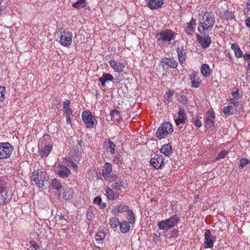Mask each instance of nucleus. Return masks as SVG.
I'll list each match as a JSON object with an SVG mask.
<instances>
[{
  "instance_id": "obj_11",
  "label": "nucleus",
  "mask_w": 250,
  "mask_h": 250,
  "mask_svg": "<svg viewBox=\"0 0 250 250\" xmlns=\"http://www.w3.org/2000/svg\"><path fill=\"white\" fill-rule=\"evenodd\" d=\"M204 247L205 249L211 248L214 246V243L216 240L215 236H213L209 229L206 230L205 233Z\"/></svg>"
},
{
  "instance_id": "obj_1",
  "label": "nucleus",
  "mask_w": 250,
  "mask_h": 250,
  "mask_svg": "<svg viewBox=\"0 0 250 250\" xmlns=\"http://www.w3.org/2000/svg\"><path fill=\"white\" fill-rule=\"evenodd\" d=\"M215 23L213 14L210 12H206L202 16L198 24V30L201 33H205L211 30Z\"/></svg>"
},
{
  "instance_id": "obj_8",
  "label": "nucleus",
  "mask_w": 250,
  "mask_h": 250,
  "mask_svg": "<svg viewBox=\"0 0 250 250\" xmlns=\"http://www.w3.org/2000/svg\"><path fill=\"white\" fill-rule=\"evenodd\" d=\"M166 161L163 156L161 155H155L150 161V165L155 169H162L166 164Z\"/></svg>"
},
{
  "instance_id": "obj_4",
  "label": "nucleus",
  "mask_w": 250,
  "mask_h": 250,
  "mask_svg": "<svg viewBox=\"0 0 250 250\" xmlns=\"http://www.w3.org/2000/svg\"><path fill=\"white\" fill-rule=\"evenodd\" d=\"M173 132V128L172 125L168 122L162 123L158 127L156 133V137L161 140L166 138L169 134Z\"/></svg>"
},
{
  "instance_id": "obj_33",
  "label": "nucleus",
  "mask_w": 250,
  "mask_h": 250,
  "mask_svg": "<svg viewBox=\"0 0 250 250\" xmlns=\"http://www.w3.org/2000/svg\"><path fill=\"white\" fill-rule=\"evenodd\" d=\"M128 222L127 221H123L122 222L120 223L119 226L121 231L123 233H125L127 232L129 229H130V225Z\"/></svg>"
},
{
  "instance_id": "obj_6",
  "label": "nucleus",
  "mask_w": 250,
  "mask_h": 250,
  "mask_svg": "<svg viewBox=\"0 0 250 250\" xmlns=\"http://www.w3.org/2000/svg\"><path fill=\"white\" fill-rule=\"evenodd\" d=\"M83 121L85 124L87 128H91L95 127L97 124V121L95 117L92 115L89 111H85L82 114Z\"/></svg>"
},
{
  "instance_id": "obj_38",
  "label": "nucleus",
  "mask_w": 250,
  "mask_h": 250,
  "mask_svg": "<svg viewBox=\"0 0 250 250\" xmlns=\"http://www.w3.org/2000/svg\"><path fill=\"white\" fill-rule=\"evenodd\" d=\"M93 203L98 205L101 208H104L106 206V203L102 202V198L100 196L96 197L93 200Z\"/></svg>"
},
{
  "instance_id": "obj_24",
  "label": "nucleus",
  "mask_w": 250,
  "mask_h": 250,
  "mask_svg": "<svg viewBox=\"0 0 250 250\" xmlns=\"http://www.w3.org/2000/svg\"><path fill=\"white\" fill-rule=\"evenodd\" d=\"M160 150L161 153L168 157L170 156L172 153L171 146L169 143L164 145Z\"/></svg>"
},
{
  "instance_id": "obj_12",
  "label": "nucleus",
  "mask_w": 250,
  "mask_h": 250,
  "mask_svg": "<svg viewBox=\"0 0 250 250\" xmlns=\"http://www.w3.org/2000/svg\"><path fill=\"white\" fill-rule=\"evenodd\" d=\"M215 113L212 109H208L206 113V118H205V125L206 127L210 128L214 126L215 123Z\"/></svg>"
},
{
  "instance_id": "obj_7",
  "label": "nucleus",
  "mask_w": 250,
  "mask_h": 250,
  "mask_svg": "<svg viewBox=\"0 0 250 250\" xmlns=\"http://www.w3.org/2000/svg\"><path fill=\"white\" fill-rule=\"evenodd\" d=\"M13 147L8 143H0V160L9 158L13 152Z\"/></svg>"
},
{
  "instance_id": "obj_46",
  "label": "nucleus",
  "mask_w": 250,
  "mask_h": 250,
  "mask_svg": "<svg viewBox=\"0 0 250 250\" xmlns=\"http://www.w3.org/2000/svg\"><path fill=\"white\" fill-rule=\"evenodd\" d=\"M249 160L246 158L241 159L240 161V165L239 166V168L240 169H242L246 165H247L249 163Z\"/></svg>"
},
{
  "instance_id": "obj_2",
  "label": "nucleus",
  "mask_w": 250,
  "mask_h": 250,
  "mask_svg": "<svg viewBox=\"0 0 250 250\" xmlns=\"http://www.w3.org/2000/svg\"><path fill=\"white\" fill-rule=\"evenodd\" d=\"M179 221L180 218L175 214L170 218L159 221L157 225L160 230L166 231L177 226Z\"/></svg>"
},
{
  "instance_id": "obj_5",
  "label": "nucleus",
  "mask_w": 250,
  "mask_h": 250,
  "mask_svg": "<svg viewBox=\"0 0 250 250\" xmlns=\"http://www.w3.org/2000/svg\"><path fill=\"white\" fill-rule=\"evenodd\" d=\"M47 173L43 168L35 170L32 174V179L35 182L37 186L39 188H42L44 185V182L47 180Z\"/></svg>"
},
{
  "instance_id": "obj_43",
  "label": "nucleus",
  "mask_w": 250,
  "mask_h": 250,
  "mask_svg": "<svg viewBox=\"0 0 250 250\" xmlns=\"http://www.w3.org/2000/svg\"><path fill=\"white\" fill-rule=\"evenodd\" d=\"M108 176L109 177V179H104V180L110 183L113 182L116 180L117 177V175L113 173L112 171L111 172H109Z\"/></svg>"
},
{
  "instance_id": "obj_14",
  "label": "nucleus",
  "mask_w": 250,
  "mask_h": 250,
  "mask_svg": "<svg viewBox=\"0 0 250 250\" xmlns=\"http://www.w3.org/2000/svg\"><path fill=\"white\" fill-rule=\"evenodd\" d=\"M197 40L202 48L208 47L211 43V39L208 35L200 36L197 34Z\"/></svg>"
},
{
  "instance_id": "obj_32",
  "label": "nucleus",
  "mask_w": 250,
  "mask_h": 250,
  "mask_svg": "<svg viewBox=\"0 0 250 250\" xmlns=\"http://www.w3.org/2000/svg\"><path fill=\"white\" fill-rule=\"evenodd\" d=\"M196 25V20L195 19L192 18L190 22L188 23V29L186 30L187 33L191 34V33L190 32L194 29Z\"/></svg>"
},
{
  "instance_id": "obj_31",
  "label": "nucleus",
  "mask_w": 250,
  "mask_h": 250,
  "mask_svg": "<svg viewBox=\"0 0 250 250\" xmlns=\"http://www.w3.org/2000/svg\"><path fill=\"white\" fill-rule=\"evenodd\" d=\"M111 119L114 122L119 123L122 120L119 111L117 110H113L111 113Z\"/></svg>"
},
{
  "instance_id": "obj_22",
  "label": "nucleus",
  "mask_w": 250,
  "mask_h": 250,
  "mask_svg": "<svg viewBox=\"0 0 250 250\" xmlns=\"http://www.w3.org/2000/svg\"><path fill=\"white\" fill-rule=\"evenodd\" d=\"M189 77L192 87L198 88L200 86L201 81L196 72H193Z\"/></svg>"
},
{
  "instance_id": "obj_27",
  "label": "nucleus",
  "mask_w": 250,
  "mask_h": 250,
  "mask_svg": "<svg viewBox=\"0 0 250 250\" xmlns=\"http://www.w3.org/2000/svg\"><path fill=\"white\" fill-rule=\"evenodd\" d=\"M114 80V77L110 74H104L102 77L99 79V82L101 83L103 86H105V83L107 81H112Z\"/></svg>"
},
{
  "instance_id": "obj_42",
  "label": "nucleus",
  "mask_w": 250,
  "mask_h": 250,
  "mask_svg": "<svg viewBox=\"0 0 250 250\" xmlns=\"http://www.w3.org/2000/svg\"><path fill=\"white\" fill-rule=\"evenodd\" d=\"M119 219L115 217H112L110 220V225L111 227L115 228L120 225Z\"/></svg>"
},
{
  "instance_id": "obj_16",
  "label": "nucleus",
  "mask_w": 250,
  "mask_h": 250,
  "mask_svg": "<svg viewBox=\"0 0 250 250\" xmlns=\"http://www.w3.org/2000/svg\"><path fill=\"white\" fill-rule=\"evenodd\" d=\"M163 66L164 68L167 69L169 67L176 68L178 62L173 58H165L162 60Z\"/></svg>"
},
{
  "instance_id": "obj_55",
  "label": "nucleus",
  "mask_w": 250,
  "mask_h": 250,
  "mask_svg": "<svg viewBox=\"0 0 250 250\" xmlns=\"http://www.w3.org/2000/svg\"><path fill=\"white\" fill-rule=\"evenodd\" d=\"M3 189V185L2 183L0 181V192H1Z\"/></svg>"
},
{
  "instance_id": "obj_23",
  "label": "nucleus",
  "mask_w": 250,
  "mask_h": 250,
  "mask_svg": "<svg viewBox=\"0 0 250 250\" xmlns=\"http://www.w3.org/2000/svg\"><path fill=\"white\" fill-rule=\"evenodd\" d=\"M112 170V165L110 164L106 163L104 164L102 169L103 175L104 179H109V172H111Z\"/></svg>"
},
{
  "instance_id": "obj_26",
  "label": "nucleus",
  "mask_w": 250,
  "mask_h": 250,
  "mask_svg": "<svg viewBox=\"0 0 250 250\" xmlns=\"http://www.w3.org/2000/svg\"><path fill=\"white\" fill-rule=\"evenodd\" d=\"M70 101L69 100H66L63 103V111L65 116H68L72 114L73 111L70 107Z\"/></svg>"
},
{
  "instance_id": "obj_58",
  "label": "nucleus",
  "mask_w": 250,
  "mask_h": 250,
  "mask_svg": "<svg viewBox=\"0 0 250 250\" xmlns=\"http://www.w3.org/2000/svg\"><path fill=\"white\" fill-rule=\"evenodd\" d=\"M167 95H168V98H172V93H171L170 92H169L168 93H167Z\"/></svg>"
},
{
  "instance_id": "obj_35",
  "label": "nucleus",
  "mask_w": 250,
  "mask_h": 250,
  "mask_svg": "<svg viewBox=\"0 0 250 250\" xmlns=\"http://www.w3.org/2000/svg\"><path fill=\"white\" fill-rule=\"evenodd\" d=\"M73 189L70 188H67L63 192V197L65 200H70L72 198L73 196Z\"/></svg>"
},
{
  "instance_id": "obj_29",
  "label": "nucleus",
  "mask_w": 250,
  "mask_h": 250,
  "mask_svg": "<svg viewBox=\"0 0 250 250\" xmlns=\"http://www.w3.org/2000/svg\"><path fill=\"white\" fill-rule=\"evenodd\" d=\"M201 72L205 77H208L211 73V70L208 64H203L201 67Z\"/></svg>"
},
{
  "instance_id": "obj_49",
  "label": "nucleus",
  "mask_w": 250,
  "mask_h": 250,
  "mask_svg": "<svg viewBox=\"0 0 250 250\" xmlns=\"http://www.w3.org/2000/svg\"><path fill=\"white\" fill-rule=\"evenodd\" d=\"M68 165L70 167H72L73 168V169L75 170H77L78 169V166L77 164H76L75 163H74L73 161H70L69 162V164H68Z\"/></svg>"
},
{
  "instance_id": "obj_17",
  "label": "nucleus",
  "mask_w": 250,
  "mask_h": 250,
  "mask_svg": "<svg viewBox=\"0 0 250 250\" xmlns=\"http://www.w3.org/2000/svg\"><path fill=\"white\" fill-rule=\"evenodd\" d=\"M105 192L107 198L110 200H116L119 196V192L114 190L112 188H110L108 187L105 188Z\"/></svg>"
},
{
  "instance_id": "obj_56",
  "label": "nucleus",
  "mask_w": 250,
  "mask_h": 250,
  "mask_svg": "<svg viewBox=\"0 0 250 250\" xmlns=\"http://www.w3.org/2000/svg\"><path fill=\"white\" fill-rule=\"evenodd\" d=\"M247 70L248 73H250V62L248 63L247 67Z\"/></svg>"
},
{
  "instance_id": "obj_21",
  "label": "nucleus",
  "mask_w": 250,
  "mask_h": 250,
  "mask_svg": "<svg viewBox=\"0 0 250 250\" xmlns=\"http://www.w3.org/2000/svg\"><path fill=\"white\" fill-rule=\"evenodd\" d=\"M163 4V0H148L147 6L151 9H156Z\"/></svg>"
},
{
  "instance_id": "obj_3",
  "label": "nucleus",
  "mask_w": 250,
  "mask_h": 250,
  "mask_svg": "<svg viewBox=\"0 0 250 250\" xmlns=\"http://www.w3.org/2000/svg\"><path fill=\"white\" fill-rule=\"evenodd\" d=\"M175 33L171 30L164 29L158 33L157 35L158 37V42L159 44L164 46L165 43L174 40L175 38Z\"/></svg>"
},
{
  "instance_id": "obj_47",
  "label": "nucleus",
  "mask_w": 250,
  "mask_h": 250,
  "mask_svg": "<svg viewBox=\"0 0 250 250\" xmlns=\"http://www.w3.org/2000/svg\"><path fill=\"white\" fill-rule=\"evenodd\" d=\"M242 57L245 61L249 62L250 61V52H245Z\"/></svg>"
},
{
  "instance_id": "obj_28",
  "label": "nucleus",
  "mask_w": 250,
  "mask_h": 250,
  "mask_svg": "<svg viewBox=\"0 0 250 250\" xmlns=\"http://www.w3.org/2000/svg\"><path fill=\"white\" fill-rule=\"evenodd\" d=\"M231 94L232 97L230 98L229 101L237 104H240L239 101L241 100V97L240 96L238 91L236 90L235 91H233L231 92Z\"/></svg>"
},
{
  "instance_id": "obj_41",
  "label": "nucleus",
  "mask_w": 250,
  "mask_h": 250,
  "mask_svg": "<svg viewBox=\"0 0 250 250\" xmlns=\"http://www.w3.org/2000/svg\"><path fill=\"white\" fill-rule=\"evenodd\" d=\"M116 145L111 141L108 142V146L106 149L107 151L110 152L111 154H113L115 152V147Z\"/></svg>"
},
{
  "instance_id": "obj_45",
  "label": "nucleus",
  "mask_w": 250,
  "mask_h": 250,
  "mask_svg": "<svg viewBox=\"0 0 250 250\" xmlns=\"http://www.w3.org/2000/svg\"><path fill=\"white\" fill-rule=\"evenodd\" d=\"M228 154V152L226 150L222 151L218 155V156L215 158L216 160H219L220 159H222L224 158L226 155Z\"/></svg>"
},
{
  "instance_id": "obj_59",
  "label": "nucleus",
  "mask_w": 250,
  "mask_h": 250,
  "mask_svg": "<svg viewBox=\"0 0 250 250\" xmlns=\"http://www.w3.org/2000/svg\"><path fill=\"white\" fill-rule=\"evenodd\" d=\"M228 55H229V59L231 61H232L233 58H232V56H231V55H230V54H228Z\"/></svg>"
},
{
  "instance_id": "obj_9",
  "label": "nucleus",
  "mask_w": 250,
  "mask_h": 250,
  "mask_svg": "<svg viewBox=\"0 0 250 250\" xmlns=\"http://www.w3.org/2000/svg\"><path fill=\"white\" fill-rule=\"evenodd\" d=\"M59 42L62 46H69L72 42V33L71 32L64 30L61 33Z\"/></svg>"
},
{
  "instance_id": "obj_25",
  "label": "nucleus",
  "mask_w": 250,
  "mask_h": 250,
  "mask_svg": "<svg viewBox=\"0 0 250 250\" xmlns=\"http://www.w3.org/2000/svg\"><path fill=\"white\" fill-rule=\"evenodd\" d=\"M231 48L233 50L234 52L235 57L239 59L242 57L243 53L239 46L236 43H232L231 45Z\"/></svg>"
},
{
  "instance_id": "obj_44",
  "label": "nucleus",
  "mask_w": 250,
  "mask_h": 250,
  "mask_svg": "<svg viewBox=\"0 0 250 250\" xmlns=\"http://www.w3.org/2000/svg\"><path fill=\"white\" fill-rule=\"evenodd\" d=\"M244 13L245 15L250 14V0H248L246 2V7L244 8Z\"/></svg>"
},
{
  "instance_id": "obj_10",
  "label": "nucleus",
  "mask_w": 250,
  "mask_h": 250,
  "mask_svg": "<svg viewBox=\"0 0 250 250\" xmlns=\"http://www.w3.org/2000/svg\"><path fill=\"white\" fill-rule=\"evenodd\" d=\"M241 105L229 102L227 106L224 108V113L226 116L239 113L241 110Z\"/></svg>"
},
{
  "instance_id": "obj_48",
  "label": "nucleus",
  "mask_w": 250,
  "mask_h": 250,
  "mask_svg": "<svg viewBox=\"0 0 250 250\" xmlns=\"http://www.w3.org/2000/svg\"><path fill=\"white\" fill-rule=\"evenodd\" d=\"M194 124L198 128L200 127L201 126V122L198 117H196L194 119Z\"/></svg>"
},
{
  "instance_id": "obj_18",
  "label": "nucleus",
  "mask_w": 250,
  "mask_h": 250,
  "mask_svg": "<svg viewBox=\"0 0 250 250\" xmlns=\"http://www.w3.org/2000/svg\"><path fill=\"white\" fill-rule=\"evenodd\" d=\"M59 169L57 171V174L62 178L68 177L70 174L69 169L65 166L59 165L58 167Z\"/></svg>"
},
{
  "instance_id": "obj_40",
  "label": "nucleus",
  "mask_w": 250,
  "mask_h": 250,
  "mask_svg": "<svg viewBox=\"0 0 250 250\" xmlns=\"http://www.w3.org/2000/svg\"><path fill=\"white\" fill-rule=\"evenodd\" d=\"M127 219L129 221V223L134 224L135 222V215L132 210H127Z\"/></svg>"
},
{
  "instance_id": "obj_51",
  "label": "nucleus",
  "mask_w": 250,
  "mask_h": 250,
  "mask_svg": "<svg viewBox=\"0 0 250 250\" xmlns=\"http://www.w3.org/2000/svg\"><path fill=\"white\" fill-rule=\"evenodd\" d=\"M66 119V124L67 125H70L71 126V115L68 116H65Z\"/></svg>"
},
{
  "instance_id": "obj_13",
  "label": "nucleus",
  "mask_w": 250,
  "mask_h": 250,
  "mask_svg": "<svg viewBox=\"0 0 250 250\" xmlns=\"http://www.w3.org/2000/svg\"><path fill=\"white\" fill-rule=\"evenodd\" d=\"M110 67L115 72L121 73L124 71L126 64L124 62H117L114 60H111L108 62Z\"/></svg>"
},
{
  "instance_id": "obj_30",
  "label": "nucleus",
  "mask_w": 250,
  "mask_h": 250,
  "mask_svg": "<svg viewBox=\"0 0 250 250\" xmlns=\"http://www.w3.org/2000/svg\"><path fill=\"white\" fill-rule=\"evenodd\" d=\"M128 210V207L124 205H120L116 208L112 210L113 214H117L119 213H122Z\"/></svg>"
},
{
  "instance_id": "obj_53",
  "label": "nucleus",
  "mask_w": 250,
  "mask_h": 250,
  "mask_svg": "<svg viewBox=\"0 0 250 250\" xmlns=\"http://www.w3.org/2000/svg\"><path fill=\"white\" fill-rule=\"evenodd\" d=\"M245 24H246V25L247 27H248L250 28V17H248V18H247L246 19V20H245Z\"/></svg>"
},
{
  "instance_id": "obj_37",
  "label": "nucleus",
  "mask_w": 250,
  "mask_h": 250,
  "mask_svg": "<svg viewBox=\"0 0 250 250\" xmlns=\"http://www.w3.org/2000/svg\"><path fill=\"white\" fill-rule=\"evenodd\" d=\"M86 0H78L72 4V6L77 9H80L85 7Z\"/></svg>"
},
{
  "instance_id": "obj_50",
  "label": "nucleus",
  "mask_w": 250,
  "mask_h": 250,
  "mask_svg": "<svg viewBox=\"0 0 250 250\" xmlns=\"http://www.w3.org/2000/svg\"><path fill=\"white\" fill-rule=\"evenodd\" d=\"M31 247L35 249H39V246L38 243L35 241H31Z\"/></svg>"
},
{
  "instance_id": "obj_36",
  "label": "nucleus",
  "mask_w": 250,
  "mask_h": 250,
  "mask_svg": "<svg viewBox=\"0 0 250 250\" xmlns=\"http://www.w3.org/2000/svg\"><path fill=\"white\" fill-rule=\"evenodd\" d=\"M51 186L52 188L57 190H59L62 187V185L61 181L58 179H54L51 181Z\"/></svg>"
},
{
  "instance_id": "obj_20",
  "label": "nucleus",
  "mask_w": 250,
  "mask_h": 250,
  "mask_svg": "<svg viewBox=\"0 0 250 250\" xmlns=\"http://www.w3.org/2000/svg\"><path fill=\"white\" fill-rule=\"evenodd\" d=\"M126 186V183L125 181L122 180L120 181H115L111 186V188H113L114 190H116L117 192L122 190V189H125Z\"/></svg>"
},
{
  "instance_id": "obj_34",
  "label": "nucleus",
  "mask_w": 250,
  "mask_h": 250,
  "mask_svg": "<svg viewBox=\"0 0 250 250\" xmlns=\"http://www.w3.org/2000/svg\"><path fill=\"white\" fill-rule=\"evenodd\" d=\"M177 52L178 54L179 61L181 64H182L185 62L186 59V52L180 48H177Z\"/></svg>"
},
{
  "instance_id": "obj_52",
  "label": "nucleus",
  "mask_w": 250,
  "mask_h": 250,
  "mask_svg": "<svg viewBox=\"0 0 250 250\" xmlns=\"http://www.w3.org/2000/svg\"><path fill=\"white\" fill-rule=\"evenodd\" d=\"M181 98L182 99V100L181 102L183 104H187L188 103V99H187L186 96H181Z\"/></svg>"
},
{
  "instance_id": "obj_57",
  "label": "nucleus",
  "mask_w": 250,
  "mask_h": 250,
  "mask_svg": "<svg viewBox=\"0 0 250 250\" xmlns=\"http://www.w3.org/2000/svg\"><path fill=\"white\" fill-rule=\"evenodd\" d=\"M11 199V197H9L8 199H6L4 201H3V204H5L8 202Z\"/></svg>"
},
{
  "instance_id": "obj_15",
  "label": "nucleus",
  "mask_w": 250,
  "mask_h": 250,
  "mask_svg": "<svg viewBox=\"0 0 250 250\" xmlns=\"http://www.w3.org/2000/svg\"><path fill=\"white\" fill-rule=\"evenodd\" d=\"M178 115V117L177 118H174L176 125L179 126L180 125H184L187 120L185 111L183 109H179Z\"/></svg>"
},
{
  "instance_id": "obj_39",
  "label": "nucleus",
  "mask_w": 250,
  "mask_h": 250,
  "mask_svg": "<svg viewBox=\"0 0 250 250\" xmlns=\"http://www.w3.org/2000/svg\"><path fill=\"white\" fill-rule=\"evenodd\" d=\"M105 236V232L104 230H99L96 234L95 236V241L98 243H100L101 241L103 240Z\"/></svg>"
},
{
  "instance_id": "obj_54",
  "label": "nucleus",
  "mask_w": 250,
  "mask_h": 250,
  "mask_svg": "<svg viewBox=\"0 0 250 250\" xmlns=\"http://www.w3.org/2000/svg\"><path fill=\"white\" fill-rule=\"evenodd\" d=\"M178 232V231L177 229H173L172 230V237L177 236Z\"/></svg>"
},
{
  "instance_id": "obj_19",
  "label": "nucleus",
  "mask_w": 250,
  "mask_h": 250,
  "mask_svg": "<svg viewBox=\"0 0 250 250\" xmlns=\"http://www.w3.org/2000/svg\"><path fill=\"white\" fill-rule=\"evenodd\" d=\"M52 150V145L48 144L43 147H40L38 150L39 154L42 158H45L50 154Z\"/></svg>"
}]
</instances>
